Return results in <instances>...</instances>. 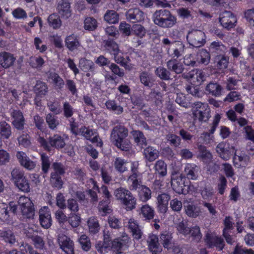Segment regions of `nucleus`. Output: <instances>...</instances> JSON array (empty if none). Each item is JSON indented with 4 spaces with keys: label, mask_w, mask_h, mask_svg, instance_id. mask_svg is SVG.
I'll return each mask as SVG.
<instances>
[{
    "label": "nucleus",
    "mask_w": 254,
    "mask_h": 254,
    "mask_svg": "<svg viewBox=\"0 0 254 254\" xmlns=\"http://www.w3.org/2000/svg\"><path fill=\"white\" fill-rule=\"evenodd\" d=\"M45 62L43 59L40 57H31L29 59V63L30 65L33 67L35 68H41Z\"/></svg>",
    "instance_id": "8fccbe9b"
},
{
    "label": "nucleus",
    "mask_w": 254,
    "mask_h": 254,
    "mask_svg": "<svg viewBox=\"0 0 254 254\" xmlns=\"http://www.w3.org/2000/svg\"><path fill=\"white\" fill-rule=\"evenodd\" d=\"M167 66L169 70L174 71L177 74L181 73L184 70L183 64L178 62L175 59L168 61L167 62Z\"/></svg>",
    "instance_id": "393cba45"
},
{
    "label": "nucleus",
    "mask_w": 254,
    "mask_h": 254,
    "mask_svg": "<svg viewBox=\"0 0 254 254\" xmlns=\"http://www.w3.org/2000/svg\"><path fill=\"white\" fill-rule=\"evenodd\" d=\"M200 173V167L194 163H188L185 165L183 170L184 177L189 180H196Z\"/></svg>",
    "instance_id": "1a4fd4ad"
},
{
    "label": "nucleus",
    "mask_w": 254,
    "mask_h": 254,
    "mask_svg": "<svg viewBox=\"0 0 254 254\" xmlns=\"http://www.w3.org/2000/svg\"><path fill=\"white\" fill-rule=\"evenodd\" d=\"M219 21L223 27L230 29L235 26L237 20L232 13L230 11H225L220 15Z\"/></svg>",
    "instance_id": "9d476101"
},
{
    "label": "nucleus",
    "mask_w": 254,
    "mask_h": 254,
    "mask_svg": "<svg viewBox=\"0 0 254 254\" xmlns=\"http://www.w3.org/2000/svg\"><path fill=\"white\" fill-rule=\"evenodd\" d=\"M139 163L138 161H133L131 163V174L128 177V181L130 182L132 189L136 190L141 188L139 191L140 199L144 202L147 201L151 197V192L150 190L144 186H141L140 180L141 174L138 171Z\"/></svg>",
    "instance_id": "f257e3e1"
},
{
    "label": "nucleus",
    "mask_w": 254,
    "mask_h": 254,
    "mask_svg": "<svg viewBox=\"0 0 254 254\" xmlns=\"http://www.w3.org/2000/svg\"><path fill=\"white\" fill-rule=\"evenodd\" d=\"M133 33L139 38H142L146 34V30L140 24H135L132 27Z\"/></svg>",
    "instance_id": "774afa93"
},
{
    "label": "nucleus",
    "mask_w": 254,
    "mask_h": 254,
    "mask_svg": "<svg viewBox=\"0 0 254 254\" xmlns=\"http://www.w3.org/2000/svg\"><path fill=\"white\" fill-rule=\"evenodd\" d=\"M156 173L162 177L167 174V165L162 160L157 161L154 166Z\"/></svg>",
    "instance_id": "37998d69"
},
{
    "label": "nucleus",
    "mask_w": 254,
    "mask_h": 254,
    "mask_svg": "<svg viewBox=\"0 0 254 254\" xmlns=\"http://www.w3.org/2000/svg\"><path fill=\"white\" fill-rule=\"evenodd\" d=\"M130 239L125 233L121 237L114 239L111 243V248L117 253H121V251L128 248L130 244Z\"/></svg>",
    "instance_id": "423d86ee"
},
{
    "label": "nucleus",
    "mask_w": 254,
    "mask_h": 254,
    "mask_svg": "<svg viewBox=\"0 0 254 254\" xmlns=\"http://www.w3.org/2000/svg\"><path fill=\"white\" fill-rule=\"evenodd\" d=\"M166 138L171 145L175 147H177L180 144L181 139L175 134L169 133L166 135Z\"/></svg>",
    "instance_id": "338daca9"
},
{
    "label": "nucleus",
    "mask_w": 254,
    "mask_h": 254,
    "mask_svg": "<svg viewBox=\"0 0 254 254\" xmlns=\"http://www.w3.org/2000/svg\"><path fill=\"white\" fill-rule=\"evenodd\" d=\"M104 18L107 22L111 24H116L119 20L118 14L113 10H108L105 14Z\"/></svg>",
    "instance_id": "7c9ffc66"
},
{
    "label": "nucleus",
    "mask_w": 254,
    "mask_h": 254,
    "mask_svg": "<svg viewBox=\"0 0 254 254\" xmlns=\"http://www.w3.org/2000/svg\"><path fill=\"white\" fill-rule=\"evenodd\" d=\"M145 158L149 162L156 160L159 156V152L152 146H148L143 150Z\"/></svg>",
    "instance_id": "b1692460"
},
{
    "label": "nucleus",
    "mask_w": 254,
    "mask_h": 254,
    "mask_svg": "<svg viewBox=\"0 0 254 254\" xmlns=\"http://www.w3.org/2000/svg\"><path fill=\"white\" fill-rule=\"evenodd\" d=\"M131 133L136 143L141 145H146V139L141 131L139 130H133L131 132Z\"/></svg>",
    "instance_id": "a19ab883"
},
{
    "label": "nucleus",
    "mask_w": 254,
    "mask_h": 254,
    "mask_svg": "<svg viewBox=\"0 0 254 254\" xmlns=\"http://www.w3.org/2000/svg\"><path fill=\"white\" fill-rule=\"evenodd\" d=\"M11 134V127L5 122L0 123V137L1 138L8 139Z\"/></svg>",
    "instance_id": "473e14b6"
},
{
    "label": "nucleus",
    "mask_w": 254,
    "mask_h": 254,
    "mask_svg": "<svg viewBox=\"0 0 254 254\" xmlns=\"http://www.w3.org/2000/svg\"><path fill=\"white\" fill-rule=\"evenodd\" d=\"M184 209L186 214L190 217L196 218L201 213L200 207L192 203L185 205Z\"/></svg>",
    "instance_id": "4be33fe9"
},
{
    "label": "nucleus",
    "mask_w": 254,
    "mask_h": 254,
    "mask_svg": "<svg viewBox=\"0 0 254 254\" xmlns=\"http://www.w3.org/2000/svg\"><path fill=\"white\" fill-rule=\"evenodd\" d=\"M0 238L5 242L14 244L16 242V238L14 233L10 230L0 231Z\"/></svg>",
    "instance_id": "cd10ccee"
},
{
    "label": "nucleus",
    "mask_w": 254,
    "mask_h": 254,
    "mask_svg": "<svg viewBox=\"0 0 254 254\" xmlns=\"http://www.w3.org/2000/svg\"><path fill=\"white\" fill-rule=\"evenodd\" d=\"M105 48L112 55H114L117 52H120V50L118 44L112 40H107L104 41Z\"/></svg>",
    "instance_id": "58836bf2"
},
{
    "label": "nucleus",
    "mask_w": 254,
    "mask_h": 254,
    "mask_svg": "<svg viewBox=\"0 0 254 254\" xmlns=\"http://www.w3.org/2000/svg\"><path fill=\"white\" fill-rule=\"evenodd\" d=\"M132 162H131L129 165L127 161L120 157H117L114 161V165L115 169L118 172L124 173L127 170L128 167L130 168L131 163Z\"/></svg>",
    "instance_id": "5701e85b"
},
{
    "label": "nucleus",
    "mask_w": 254,
    "mask_h": 254,
    "mask_svg": "<svg viewBox=\"0 0 254 254\" xmlns=\"http://www.w3.org/2000/svg\"><path fill=\"white\" fill-rule=\"evenodd\" d=\"M65 42L67 48L71 51L77 49L80 46L77 36L73 34L66 37Z\"/></svg>",
    "instance_id": "412c9836"
},
{
    "label": "nucleus",
    "mask_w": 254,
    "mask_h": 254,
    "mask_svg": "<svg viewBox=\"0 0 254 254\" xmlns=\"http://www.w3.org/2000/svg\"><path fill=\"white\" fill-rule=\"evenodd\" d=\"M48 21L49 25L54 29H58L62 25L60 16L56 14L50 15L48 18Z\"/></svg>",
    "instance_id": "ea45409f"
},
{
    "label": "nucleus",
    "mask_w": 254,
    "mask_h": 254,
    "mask_svg": "<svg viewBox=\"0 0 254 254\" xmlns=\"http://www.w3.org/2000/svg\"><path fill=\"white\" fill-rule=\"evenodd\" d=\"M39 221L40 224L44 228L48 229L52 225V219L50 212L48 207H42L39 211Z\"/></svg>",
    "instance_id": "f8f14e48"
},
{
    "label": "nucleus",
    "mask_w": 254,
    "mask_h": 254,
    "mask_svg": "<svg viewBox=\"0 0 254 254\" xmlns=\"http://www.w3.org/2000/svg\"><path fill=\"white\" fill-rule=\"evenodd\" d=\"M160 242L165 248L168 249L171 245L172 237L168 233H163L160 236Z\"/></svg>",
    "instance_id": "13d9d810"
},
{
    "label": "nucleus",
    "mask_w": 254,
    "mask_h": 254,
    "mask_svg": "<svg viewBox=\"0 0 254 254\" xmlns=\"http://www.w3.org/2000/svg\"><path fill=\"white\" fill-rule=\"evenodd\" d=\"M189 44L195 48L203 46L206 42L205 35L199 30H192L189 31L187 36Z\"/></svg>",
    "instance_id": "39448f33"
},
{
    "label": "nucleus",
    "mask_w": 254,
    "mask_h": 254,
    "mask_svg": "<svg viewBox=\"0 0 254 254\" xmlns=\"http://www.w3.org/2000/svg\"><path fill=\"white\" fill-rule=\"evenodd\" d=\"M216 150L221 158L228 160L234 153L235 148L228 143L221 142L217 145Z\"/></svg>",
    "instance_id": "6e6552de"
},
{
    "label": "nucleus",
    "mask_w": 254,
    "mask_h": 254,
    "mask_svg": "<svg viewBox=\"0 0 254 254\" xmlns=\"http://www.w3.org/2000/svg\"><path fill=\"white\" fill-rule=\"evenodd\" d=\"M18 206L22 215L26 218H33L35 214L34 204L30 198L20 196L18 200Z\"/></svg>",
    "instance_id": "7ed1b4c3"
},
{
    "label": "nucleus",
    "mask_w": 254,
    "mask_h": 254,
    "mask_svg": "<svg viewBox=\"0 0 254 254\" xmlns=\"http://www.w3.org/2000/svg\"><path fill=\"white\" fill-rule=\"evenodd\" d=\"M201 195L203 199H209L213 195V190L211 187L205 186L201 190Z\"/></svg>",
    "instance_id": "69168bd1"
},
{
    "label": "nucleus",
    "mask_w": 254,
    "mask_h": 254,
    "mask_svg": "<svg viewBox=\"0 0 254 254\" xmlns=\"http://www.w3.org/2000/svg\"><path fill=\"white\" fill-rule=\"evenodd\" d=\"M78 242L83 250L88 251L91 247L89 238L86 235H82L78 239Z\"/></svg>",
    "instance_id": "c03bdc74"
},
{
    "label": "nucleus",
    "mask_w": 254,
    "mask_h": 254,
    "mask_svg": "<svg viewBox=\"0 0 254 254\" xmlns=\"http://www.w3.org/2000/svg\"><path fill=\"white\" fill-rule=\"evenodd\" d=\"M170 198V195L167 193H162L157 196V207L160 212L163 213L166 212L168 209V201Z\"/></svg>",
    "instance_id": "a211bd4d"
},
{
    "label": "nucleus",
    "mask_w": 254,
    "mask_h": 254,
    "mask_svg": "<svg viewBox=\"0 0 254 254\" xmlns=\"http://www.w3.org/2000/svg\"><path fill=\"white\" fill-rule=\"evenodd\" d=\"M84 24L85 29L89 31L94 30L97 26L96 20L92 17L86 18L84 20Z\"/></svg>",
    "instance_id": "864d4df0"
},
{
    "label": "nucleus",
    "mask_w": 254,
    "mask_h": 254,
    "mask_svg": "<svg viewBox=\"0 0 254 254\" xmlns=\"http://www.w3.org/2000/svg\"><path fill=\"white\" fill-rule=\"evenodd\" d=\"M177 228L178 231L184 235H187L190 233V228L188 227L187 222L182 221L177 224Z\"/></svg>",
    "instance_id": "0e129e2a"
},
{
    "label": "nucleus",
    "mask_w": 254,
    "mask_h": 254,
    "mask_svg": "<svg viewBox=\"0 0 254 254\" xmlns=\"http://www.w3.org/2000/svg\"><path fill=\"white\" fill-rule=\"evenodd\" d=\"M106 106L108 109L115 111L117 114L120 115L123 112V108L121 106H118L114 101H108L106 103Z\"/></svg>",
    "instance_id": "052dcab7"
},
{
    "label": "nucleus",
    "mask_w": 254,
    "mask_h": 254,
    "mask_svg": "<svg viewBox=\"0 0 254 254\" xmlns=\"http://www.w3.org/2000/svg\"><path fill=\"white\" fill-rule=\"evenodd\" d=\"M34 91L36 94L45 95L48 92V87L45 83L38 81L35 86Z\"/></svg>",
    "instance_id": "bf43d9fd"
},
{
    "label": "nucleus",
    "mask_w": 254,
    "mask_h": 254,
    "mask_svg": "<svg viewBox=\"0 0 254 254\" xmlns=\"http://www.w3.org/2000/svg\"><path fill=\"white\" fill-rule=\"evenodd\" d=\"M15 61L12 55L7 52L0 53V64L2 67L7 68L12 66Z\"/></svg>",
    "instance_id": "6ab92c4d"
},
{
    "label": "nucleus",
    "mask_w": 254,
    "mask_h": 254,
    "mask_svg": "<svg viewBox=\"0 0 254 254\" xmlns=\"http://www.w3.org/2000/svg\"><path fill=\"white\" fill-rule=\"evenodd\" d=\"M154 24L163 28H170L177 23V18L167 9L156 10L153 14Z\"/></svg>",
    "instance_id": "f03ea898"
},
{
    "label": "nucleus",
    "mask_w": 254,
    "mask_h": 254,
    "mask_svg": "<svg viewBox=\"0 0 254 254\" xmlns=\"http://www.w3.org/2000/svg\"><path fill=\"white\" fill-rule=\"evenodd\" d=\"M89 231L91 234L97 233L100 230V226L97 219L93 217L89 218L87 221Z\"/></svg>",
    "instance_id": "f704fd0d"
},
{
    "label": "nucleus",
    "mask_w": 254,
    "mask_h": 254,
    "mask_svg": "<svg viewBox=\"0 0 254 254\" xmlns=\"http://www.w3.org/2000/svg\"><path fill=\"white\" fill-rule=\"evenodd\" d=\"M197 148L199 152V156L202 161L206 163L211 162L213 158L212 155L209 151L207 150L206 147L203 145L199 144Z\"/></svg>",
    "instance_id": "a878e982"
},
{
    "label": "nucleus",
    "mask_w": 254,
    "mask_h": 254,
    "mask_svg": "<svg viewBox=\"0 0 254 254\" xmlns=\"http://www.w3.org/2000/svg\"><path fill=\"white\" fill-rule=\"evenodd\" d=\"M72 212L76 213L79 210V204L76 200L69 198L67 200L66 207Z\"/></svg>",
    "instance_id": "680f3d73"
},
{
    "label": "nucleus",
    "mask_w": 254,
    "mask_h": 254,
    "mask_svg": "<svg viewBox=\"0 0 254 254\" xmlns=\"http://www.w3.org/2000/svg\"><path fill=\"white\" fill-rule=\"evenodd\" d=\"M205 237V241L209 247L215 246L219 251L224 248V242L221 238L217 236L213 237L208 233L206 234Z\"/></svg>",
    "instance_id": "f3484780"
},
{
    "label": "nucleus",
    "mask_w": 254,
    "mask_h": 254,
    "mask_svg": "<svg viewBox=\"0 0 254 254\" xmlns=\"http://www.w3.org/2000/svg\"><path fill=\"white\" fill-rule=\"evenodd\" d=\"M154 210L148 204H145L140 208V214H142L146 220L152 219L154 217Z\"/></svg>",
    "instance_id": "e433bc0d"
},
{
    "label": "nucleus",
    "mask_w": 254,
    "mask_h": 254,
    "mask_svg": "<svg viewBox=\"0 0 254 254\" xmlns=\"http://www.w3.org/2000/svg\"><path fill=\"white\" fill-rule=\"evenodd\" d=\"M127 19L130 22L135 23L144 20V13L138 8L129 9L126 13Z\"/></svg>",
    "instance_id": "dca6fc26"
},
{
    "label": "nucleus",
    "mask_w": 254,
    "mask_h": 254,
    "mask_svg": "<svg viewBox=\"0 0 254 254\" xmlns=\"http://www.w3.org/2000/svg\"><path fill=\"white\" fill-rule=\"evenodd\" d=\"M213 135L210 134L207 132H204L201 133L200 136L198 138L196 145L198 147L199 144L202 145V144H209L213 140Z\"/></svg>",
    "instance_id": "4c0bfd02"
},
{
    "label": "nucleus",
    "mask_w": 254,
    "mask_h": 254,
    "mask_svg": "<svg viewBox=\"0 0 254 254\" xmlns=\"http://www.w3.org/2000/svg\"><path fill=\"white\" fill-rule=\"evenodd\" d=\"M182 174L173 172L172 173L171 179V186L173 190L179 194L183 193V190L185 187V181Z\"/></svg>",
    "instance_id": "0eeeda50"
},
{
    "label": "nucleus",
    "mask_w": 254,
    "mask_h": 254,
    "mask_svg": "<svg viewBox=\"0 0 254 254\" xmlns=\"http://www.w3.org/2000/svg\"><path fill=\"white\" fill-rule=\"evenodd\" d=\"M182 76L185 79H196L199 84L205 80L204 73L202 71L197 69L192 70L187 74H183Z\"/></svg>",
    "instance_id": "aec40b11"
},
{
    "label": "nucleus",
    "mask_w": 254,
    "mask_h": 254,
    "mask_svg": "<svg viewBox=\"0 0 254 254\" xmlns=\"http://www.w3.org/2000/svg\"><path fill=\"white\" fill-rule=\"evenodd\" d=\"M198 59H200V62L205 65L208 64L210 61V56L209 53L205 49H201L197 53Z\"/></svg>",
    "instance_id": "603ef678"
},
{
    "label": "nucleus",
    "mask_w": 254,
    "mask_h": 254,
    "mask_svg": "<svg viewBox=\"0 0 254 254\" xmlns=\"http://www.w3.org/2000/svg\"><path fill=\"white\" fill-rule=\"evenodd\" d=\"M125 206V209L127 211L132 210L134 209L136 204V199L132 193L128 195L122 202Z\"/></svg>",
    "instance_id": "2f4dec72"
},
{
    "label": "nucleus",
    "mask_w": 254,
    "mask_h": 254,
    "mask_svg": "<svg viewBox=\"0 0 254 254\" xmlns=\"http://www.w3.org/2000/svg\"><path fill=\"white\" fill-rule=\"evenodd\" d=\"M190 234L191 235V236L193 238V240L196 242H199L202 238V234L200 233L199 227L195 225L190 228Z\"/></svg>",
    "instance_id": "6e6d98bb"
},
{
    "label": "nucleus",
    "mask_w": 254,
    "mask_h": 254,
    "mask_svg": "<svg viewBox=\"0 0 254 254\" xmlns=\"http://www.w3.org/2000/svg\"><path fill=\"white\" fill-rule=\"evenodd\" d=\"M49 142L51 146L58 149L63 148L65 145L64 139L58 134H55L49 137Z\"/></svg>",
    "instance_id": "bb28decb"
},
{
    "label": "nucleus",
    "mask_w": 254,
    "mask_h": 254,
    "mask_svg": "<svg viewBox=\"0 0 254 254\" xmlns=\"http://www.w3.org/2000/svg\"><path fill=\"white\" fill-rule=\"evenodd\" d=\"M31 240L35 248L39 250H43L44 249L45 242L41 237L35 235L32 237Z\"/></svg>",
    "instance_id": "e2e57ef3"
},
{
    "label": "nucleus",
    "mask_w": 254,
    "mask_h": 254,
    "mask_svg": "<svg viewBox=\"0 0 254 254\" xmlns=\"http://www.w3.org/2000/svg\"><path fill=\"white\" fill-rule=\"evenodd\" d=\"M46 121L49 127L51 129H55L59 125L58 118L51 113H49L46 115Z\"/></svg>",
    "instance_id": "a18cd8bd"
},
{
    "label": "nucleus",
    "mask_w": 254,
    "mask_h": 254,
    "mask_svg": "<svg viewBox=\"0 0 254 254\" xmlns=\"http://www.w3.org/2000/svg\"><path fill=\"white\" fill-rule=\"evenodd\" d=\"M234 153H235V155L233 157V162L235 166L237 165L238 167H240L247 165V162L249 161V157L247 155L244 154L237 155L235 150Z\"/></svg>",
    "instance_id": "c9c22d12"
},
{
    "label": "nucleus",
    "mask_w": 254,
    "mask_h": 254,
    "mask_svg": "<svg viewBox=\"0 0 254 254\" xmlns=\"http://www.w3.org/2000/svg\"><path fill=\"white\" fill-rule=\"evenodd\" d=\"M57 9L62 18L67 19L71 15L70 3L67 0H61L59 1Z\"/></svg>",
    "instance_id": "ddd939ff"
},
{
    "label": "nucleus",
    "mask_w": 254,
    "mask_h": 254,
    "mask_svg": "<svg viewBox=\"0 0 254 254\" xmlns=\"http://www.w3.org/2000/svg\"><path fill=\"white\" fill-rule=\"evenodd\" d=\"M11 176L15 185L25 178L24 172L18 168H14L12 170Z\"/></svg>",
    "instance_id": "79ce46f5"
},
{
    "label": "nucleus",
    "mask_w": 254,
    "mask_h": 254,
    "mask_svg": "<svg viewBox=\"0 0 254 254\" xmlns=\"http://www.w3.org/2000/svg\"><path fill=\"white\" fill-rule=\"evenodd\" d=\"M50 184L51 186L58 190L63 188L64 182L62 179L61 176L55 174H51Z\"/></svg>",
    "instance_id": "72a5a7b5"
},
{
    "label": "nucleus",
    "mask_w": 254,
    "mask_h": 254,
    "mask_svg": "<svg viewBox=\"0 0 254 254\" xmlns=\"http://www.w3.org/2000/svg\"><path fill=\"white\" fill-rule=\"evenodd\" d=\"M155 72L156 74L162 80H167L170 78V71L163 67L159 66L157 67Z\"/></svg>",
    "instance_id": "3c124183"
},
{
    "label": "nucleus",
    "mask_w": 254,
    "mask_h": 254,
    "mask_svg": "<svg viewBox=\"0 0 254 254\" xmlns=\"http://www.w3.org/2000/svg\"><path fill=\"white\" fill-rule=\"evenodd\" d=\"M114 142L117 147L123 151H128L131 147L130 142L127 139L123 138Z\"/></svg>",
    "instance_id": "09e8293b"
},
{
    "label": "nucleus",
    "mask_w": 254,
    "mask_h": 254,
    "mask_svg": "<svg viewBox=\"0 0 254 254\" xmlns=\"http://www.w3.org/2000/svg\"><path fill=\"white\" fill-rule=\"evenodd\" d=\"M131 193L129 190L122 187L116 189L114 192L116 198L121 203Z\"/></svg>",
    "instance_id": "c756f323"
},
{
    "label": "nucleus",
    "mask_w": 254,
    "mask_h": 254,
    "mask_svg": "<svg viewBox=\"0 0 254 254\" xmlns=\"http://www.w3.org/2000/svg\"><path fill=\"white\" fill-rule=\"evenodd\" d=\"M205 90L213 96H218L221 94L222 88L217 83L210 82L206 85Z\"/></svg>",
    "instance_id": "c85d7f7f"
},
{
    "label": "nucleus",
    "mask_w": 254,
    "mask_h": 254,
    "mask_svg": "<svg viewBox=\"0 0 254 254\" xmlns=\"http://www.w3.org/2000/svg\"><path fill=\"white\" fill-rule=\"evenodd\" d=\"M128 135V130L124 126L119 125L115 127L111 132V139L113 142L126 138Z\"/></svg>",
    "instance_id": "2eb2a0df"
},
{
    "label": "nucleus",
    "mask_w": 254,
    "mask_h": 254,
    "mask_svg": "<svg viewBox=\"0 0 254 254\" xmlns=\"http://www.w3.org/2000/svg\"><path fill=\"white\" fill-rule=\"evenodd\" d=\"M140 80L141 82L145 86L151 87L153 82L151 74L144 71L140 73Z\"/></svg>",
    "instance_id": "49530a36"
},
{
    "label": "nucleus",
    "mask_w": 254,
    "mask_h": 254,
    "mask_svg": "<svg viewBox=\"0 0 254 254\" xmlns=\"http://www.w3.org/2000/svg\"><path fill=\"white\" fill-rule=\"evenodd\" d=\"M58 242L66 254H74L73 242L69 238L64 234H60L58 236Z\"/></svg>",
    "instance_id": "9b49d317"
},
{
    "label": "nucleus",
    "mask_w": 254,
    "mask_h": 254,
    "mask_svg": "<svg viewBox=\"0 0 254 254\" xmlns=\"http://www.w3.org/2000/svg\"><path fill=\"white\" fill-rule=\"evenodd\" d=\"M52 168L54 170V172L51 174H55L58 175H63L65 172V167L64 165L60 162H54L52 165Z\"/></svg>",
    "instance_id": "4d7b16f0"
},
{
    "label": "nucleus",
    "mask_w": 254,
    "mask_h": 254,
    "mask_svg": "<svg viewBox=\"0 0 254 254\" xmlns=\"http://www.w3.org/2000/svg\"><path fill=\"white\" fill-rule=\"evenodd\" d=\"M210 110L206 104L197 102L194 103L193 115L199 122H206L210 118Z\"/></svg>",
    "instance_id": "20e7f679"
},
{
    "label": "nucleus",
    "mask_w": 254,
    "mask_h": 254,
    "mask_svg": "<svg viewBox=\"0 0 254 254\" xmlns=\"http://www.w3.org/2000/svg\"><path fill=\"white\" fill-rule=\"evenodd\" d=\"M49 77L58 88L61 89L64 87V80L57 73L51 72L50 73Z\"/></svg>",
    "instance_id": "5fc2aeb1"
},
{
    "label": "nucleus",
    "mask_w": 254,
    "mask_h": 254,
    "mask_svg": "<svg viewBox=\"0 0 254 254\" xmlns=\"http://www.w3.org/2000/svg\"><path fill=\"white\" fill-rule=\"evenodd\" d=\"M94 63L90 60L81 59L79 61V67L84 71L88 70L93 71L94 70Z\"/></svg>",
    "instance_id": "de8ad7c7"
},
{
    "label": "nucleus",
    "mask_w": 254,
    "mask_h": 254,
    "mask_svg": "<svg viewBox=\"0 0 254 254\" xmlns=\"http://www.w3.org/2000/svg\"><path fill=\"white\" fill-rule=\"evenodd\" d=\"M10 114L13 119L12 122L13 126L18 130H22L25 123L22 113L18 110H13Z\"/></svg>",
    "instance_id": "4468645a"
}]
</instances>
